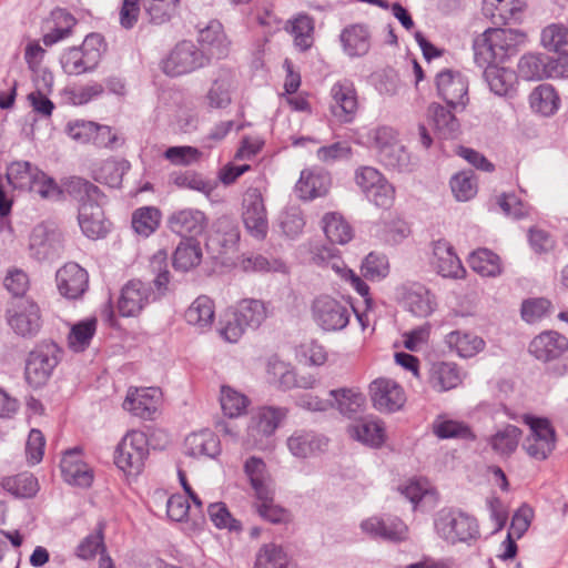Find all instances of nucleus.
<instances>
[{
  "instance_id": "obj_20",
  "label": "nucleus",
  "mask_w": 568,
  "mask_h": 568,
  "mask_svg": "<svg viewBox=\"0 0 568 568\" xmlns=\"http://www.w3.org/2000/svg\"><path fill=\"white\" fill-rule=\"evenodd\" d=\"M528 351L539 362H555L568 352V338L556 331H545L531 339Z\"/></svg>"
},
{
  "instance_id": "obj_61",
  "label": "nucleus",
  "mask_w": 568,
  "mask_h": 568,
  "mask_svg": "<svg viewBox=\"0 0 568 568\" xmlns=\"http://www.w3.org/2000/svg\"><path fill=\"white\" fill-rule=\"evenodd\" d=\"M542 45L555 52L567 54L568 52V28L562 24H550L541 32Z\"/></svg>"
},
{
  "instance_id": "obj_44",
  "label": "nucleus",
  "mask_w": 568,
  "mask_h": 568,
  "mask_svg": "<svg viewBox=\"0 0 568 568\" xmlns=\"http://www.w3.org/2000/svg\"><path fill=\"white\" fill-rule=\"evenodd\" d=\"M520 436V428L509 424L491 435L488 442L497 455L509 457L517 449Z\"/></svg>"
},
{
  "instance_id": "obj_47",
  "label": "nucleus",
  "mask_w": 568,
  "mask_h": 568,
  "mask_svg": "<svg viewBox=\"0 0 568 568\" xmlns=\"http://www.w3.org/2000/svg\"><path fill=\"white\" fill-rule=\"evenodd\" d=\"M428 115L432 118L435 129L444 139L456 136L459 123L449 109L438 103H432L428 106Z\"/></svg>"
},
{
  "instance_id": "obj_10",
  "label": "nucleus",
  "mask_w": 568,
  "mask_h": 568,
  "mask_svg": "<svg viewBox=\"0 0 568 568\" xmlns=\"http://www.w3.org/2000/svg\"><path fill=\"white\" fill-rule=\"evenodd\" d=\"M355 183L366 199L376 206L388 209L395 199L394 186L373 166H361L355 171Z\"/></svg>"
},
{
  "instance_id": "obj_40",
  "label": "nucleus",
  "mask_w": 568,
  "mask_h": 568,
  "mask_svg": "<svg viewBox=\"0 0 568 568\" xmlns=\"http://www.w3.org/2000/svg\"><path fill=\"white\" fill-rule=\"evenodd\" d=\"M248 302L242 300L237 306L227 314L225 325L220 329V335L229 343H236L244 334L248 321L246 317Z\"/></svg>"
},
{
  "instance_id": "obj_60",
  "label": "nucleus",
  "mask_w": 568,
  "mask_h": 568,
  "mask_svg": "<svg viewBox=\"0 0 568 568\" xmlns=\"http://www.w3.org/2000/svg\"><path fill=\"white\" fill-rule=\"evenodd\" d=\"M379 161L387 168L399 172L409 170L410 159L405 146L399 142L385 146L378 152Z\"/></svg>"
},
{
  "instance_id": "obj_32",
  "label": "nucleus",
  "mask_w": 568,
  "mask_h": 568,
  "mask_svg": "<svg viewBox=\"0 0 568 568\" xmlns=\"http://www.w3.org/2000/svg\"><path fill=\"white\" fill-rule=\"evenodd\" d=\"M220 450V440L212 430L204 429L185 438V453L192 457L214 458Z\"/></svg>"
},
{
  "instance_id": "obj_56",
  "label": "nucleus",
  "mask_w": 568,
  "mask_h": 568,
  "mask_svg": "<svg viewBox=\"0 0 568 568\" xmlns=\"http://www.w3.org/2000/svg\"><path fill=\"white\" fill-rule=\"evenodd\" d=\"M160 220L161 212L156 207H140L132 215V227L138 234L148 237L159 227Z\"/></svg>"
},
{
  "instance_id": "obj_63",
  "label": "nucleus",
  "mask_w": 568,
  "mask_h": 568,
  "mask_svg": "<svg viewBox=\"0 0 568 568\" xmlns=\"http://www.w3.org/2000/svg\"><path fill=\"white\" fill-rule=\"evenodd\" d=\"M389 272V263L386 255L371 252L362 262L361 273L368 281L385 278Z\"/></svg>"
},
{
  "instance_id": "obj_8",
  "label": "nucleus",
  "mask_w": 568,
  "mask_h": 568,
  "mask_svg": "<svg viewBox=\"0 0 568 568\" xmlns=\"http://www.w3.org/2000/svg\"><path fill=\"white\" fill-rule=\"evenodd\" d=\"M149 456V440L142 430H130L119 443L114 462L125 474L139 475Z\"/></svg>"
},
{
  "instance_id": "obj_25",
  "label": "nucleus",
  "mask_w": 568,
  "mask_h": 568,
  "mask_svg": "<svg viewBox=\"0 0 568 568\" xmlns=\"http://www.w3.org/2000/svg\"><path fill=\"white\" fill-rule=\"evenodd\" d=\"M60 294L67 298L75 300L83 295L88 288V272L77 263H67L55 275Z\"/></svg>"
},
{
  "instance_id": "obj_43",
  "label": "nucleus",
  "mask_w": 568,
  "mask_h": 568,
  "mask_svg": "<svg viewBox=\"0 0 568 568\" xmlns=\"http://www.w3.org/2000/svg\"><path fill=\"white\" fill-rule=\"evenodd\" d=\"M268 233V219L261 189L251 192V237L263 241Z\"/></svg>"
},
{
  "instance_id": "obj_11",
  "label": "nucleus",
  "mask_w": 568,
  "mask_h": 568,
  "mask_svg": "<svg viewBox=\"0 0 568 568\" xmlns=\"http://www.w3.org/2000/svg\"><path fill=\"white\" fill-rule=\"evenodd\" d=\"M518 73L525 80L567 77L568 54L556 59L536 53L525 54L518 62Z\"/></svg>"
},
{
  "instance_id": "obj_46",
  "label": "nucleus",
  "mask_w": 568,
  "mask_h": 568,
  "mask_svg": "<svg viewBox=\"0 0 568 568\" xmlns=\"http://www.w3.org/2000/svg\"><path fill=\"white\" fill-rule=\"evenodd\" d=\"M531 109L542 115L554 114L559 105V98L550 84H540L529 95Z\"/></svg>"
},
{
  "instance_id": "obj_22",
  "label": "nucleus",
  "mask_w": 568,
  "mask_h": 568,
  "mask_svg": "<svg viewBox=\"0 0 568 568\" xmlns=\"http://www.w3.org/2000/svg\"><path fill=\"white\" fill-rule=\"evenodd\" d=\"M195 43L209 60L222 59L229 53L230 42L223 26L217 20H212L204 28L199 29Z\"/></svg>"
},
{
  "instance_id": "obj_41",
  "label": "nucleus",
  "mask_w": 568,
  "mask_h": 568,
  "mask_svg": "<svg viewBox=\"0 0 568 568\" xmlns=\"http://www.w3.org/2000/svg\"><path fill=\"white\" fill-rule=\"evenodd\" d=\"M130 169L125 160L106 159L93 169V178L97 182L118 187L122 182L123 174Z\"/></svg>"
},
{
  "instance_id": "obj_24",
  "label": "nucleus",
  "mask_w": 568,
  "mask_h": 568,
  "mask_svg": "<svg viewBox=\"0 0 568 568\" xmlns=\"http://www.w3.org/2000/svg\"><path fill=\"white\" fill-rule=\"evenodd\" d=\"M169 229L187 240H194L206 227V216L203 212L191 207L178 210L168 219Z\"/></svg>"
},
{
  "instance_id": "obj_3",
  "label": "nucleus",
  "mask_w": 568,
  "mask_h": 568,
  "mask_svg": "<svg viewBox=\"0 0 568 568\" xmlns=\"http://www.w3.org/2000/svg\"><path fill=\"white\" fill-rule=\"evenodd\" d=\"M6 176L13 189L37 193L42 199L55 200L61 195L57 182L29 161L11 162Z\"/></svg>"
},
{
  "instance_id": "obj_12",
  "label": "nucleus",
  "mask_w": 568,
  "mask_h": 568,
  "mask_svg": "<svg viewBox=\"0 0 568 568\" xmlns=\"http://www.w3.org/2000/svg\"><path fill=\"white\" fill-rule=\"evenodd\" d=\"M312 314L315 323L326 332L342 331L351 318V308L341 301L322 295L314 300Z\"/></svg>"
},
{
  "instance_id": "obj_9",
  "label": "nucleus",
  "mask_w": 568,
  "mask_h": 568,
  "mask_svg": "<svg viewBox=\"0 0 568 568\" xmlns=\"http://www.w3.org/2000/svg\"><path fill=\"white\" fill-rule=\"evenodd\" d=\"M210 62L205 53L192 41L179 42L162 61L163 72L170 77H179L203 68Z\"/></svg>"
},
{
  "instance_id": "obj_15",
  "label": "nucleus",
  "mask_w": 568,
  "mask_h": 568,
  "mask_svg": "<svg viewBox=\"0 0 568 568\" xmlns=\"http://www.w3.org/2000/svg\"><path fill=\"white\" fill-rule=\"evenodd\" d=\"M329 97L332 115L341 123H351L359 108L354 83L347 79L335 82L329 90Z\"/></svg>"
},
{
  "instance_id": "obj_4",
  "label": "nucleus",
  "mask_w": 568,
  "mask_h": 568,
  "mask_svg": "<svg viewBox=\"0 0 568 568\" xmlns=\"http://www.w3.org/2000/svg\"><path fill=\"white\" fill-rule=\"evenodd\" d=\"M434 528L437 536L450 545L469 542L480 536L476 518L454 508H443L437 511Z\"/></svg>"
},
{
  "instance_id": "obj_55",
  "label": "nucleus",
  "mask_w": 568,
  "mask_h": 568,
  "mask_svg": "<svg viewBox=\"0 0 568 568\" xmlns=\"http://www.w3.org/2000/svg\"><path fill=\"white\" fill-rule=\"evenodd\" d=\"M468 262L470 267L483 276H496L500 273L499 256L488 248L473 252Z\"/></svg>"
},
{
  "instance_id": "obj_30",
  "label": "nucleus",
  "mask_w": 568,
  "mask_h": 568,
  "mask_svg": "<svg viewBox=\"0 0 568 568\" xmlns=\"http://www.w3.org/2000/svg\"><path fill=\"white\" fill-rule=\"evenodd\" d=\"M235 89V75L230 71H221L205 94L206 105L211 109L226 108L232 102V94Z\"/></svg>"
},
{
  "instance_id": "obj_1",
  "label": "nucleus",
  "mask_w": 568,
  "mask_h": 568,
  "mask_svg": "<svg viewBox=\"0 0 568 568\" xmlns=\"http://www.w3.org/2000/svg\"><path fill=\"white\" fill-rule=\"evenodd\" d=\"M526 41V34L515 29L488 28L475 38L474 60L480 68L504 63L517 54Z\"/></svg>"
},
{
  "instance_id": "obj_26",
  "label": "nucleus",
  "mask_w": 568,
  "mask_h": 568,
  "mask_svg": "<svg viewBox=\"0 0 568 568\" xmlns=\"http://www.w3.org/2000/svg\"><path fill=\"white\" fill-rule=\"evenodd\" d=\"M361 528L372 537L394 542L405 540L408 531L405 523L398 517H369L362 521Z\"/></svg>"
},
{
  "instance_id": "obj_53",
  "label": "nucleus",
  "mask_w": 568,
  "mask_h": 568,
  "mask_svg": "<svg viewBox=\"0 0 568 568\" xmlns=\"http://www.w3.org/2000/svg\"><path fill=\"white\" fill-rule=\"evenodd\" d=\"M174 185L181 189H189L203 193L206 197H211L216 187V182L205 180L200 173L194 171H185L171 175Z\"/></svg>"
},
{
  "instance_id": "obj_6",
  "label": "nucleus",
  "mask_w": 568,
  "mask_h": 568,
  "mask_svg": "<svg viewBox=\"0 0 568 568\" xmlns=\"http://www.w3.org/2000/svg\"><path fill=\"white\" fill-rule=\"evenodd\" d=\"M285 407L262 406L251 416V448L272 452L275 447V430L286 419Z\"/></svg>"
},
{
  "instance_id": "obj_50",
  "label": "nucleus",
  "mask_w": 568,
  "mask_h": 568,
  "mask_svg": "<svg viewBox=\"0 0 568 568\" xmlns=\"http://www.w3.org/2000/svg\"><path fill=\"white\" fill-rule=\"evenodd\" d=\"M202 251L194 240L182 241L173 255V266L178 271L187 272L200 264Z\"/></svg>"
},
{
  "instance_id": "obj_58",
  "label": "nucleus",
  "mask_w": 568,
  "mask_h": 568,
  "mask_svg": "<svg viewBox=\"0 0 568 568\" xmlns=\"http://www.w3.org/2000/svg\"><path fill=\"white\" fill-rule=\"evenodd\" d=\"M220 403L223 414L230 418L242 416L247 407L246 396L230 386H222Z\"/></svg>"
},
{
  "instance_id": "obj_35",
  "label": "nucleus",
  "mask_w": 568,
  "mask_h": 568,
  "mask_svg": "<svg viewBox=\"0 0 568 568\" xmlns=\"http://www.w3.org/2000/svg\"><path fill=\"white\" fill-rule=\"evenodd\" d=\"M484 78L491 92L499 97H511L515 92L516 73L509 69L490 65L484 69Z\"/></svg>"
},
{
  "instance_id": "obj_5",
  "label": "nucleus",
  "mask_w": 568,
  "mask_h": 568,
  "mask_svg": "<svg viewBox=\"0 0 568 568\" xmlns=\"http://www.w3.org/2000/svg\"><path fill=\"white\" fill-rule=\"evenodd\" d=\"M63 232L53 222H41L34 225L28 236V256L38 262H53L64 252Z\"/></svg>"
},
{
  "instance_id": "obj_19",
  "label": "nucleus",
  "mask_w": 568,
  "mask_h": 568,
  "mask_svg": "<svg viewBox=\"0 0 568 568\" xmlns=\"http://www.w3.org/2000/svg\"><path fill=\"white\" fill-rule=\"evenodd\" d=\"M439 97L449 108L465 106L468 100V81L458 71L444 70L436 77Z\"/></svg>"
},
{
  "instance_id": "obj_27",
  "label": "nucleus",
  "mask_w": 568,
  "mask_h": 568,
  "mask_svg": "<svg viewBox=\"0 0 568 568\" xmlns=\"http://www.w3.org/2000/svg\"><path fill=\"white\" fill-rule=\"evenodd\" d=\"M160 392L154 387L129 388L123 408L131 414L148 419L155 413Z\"/></svg>"
},
{
  "instance_id": "obj_38",
  "label": "nucleus",
  "mask_w": 568,
  "mask_h": 568,
  "mask_svg": "<svg viewBox=\"0 0 568 568\" xmlns=\"http://www.w3.org/2000/svg\"><path fill=\"white\" fill-rule=\"evenodd\" d=\"M341 42L349 57H361L369 50V33L364 26L353 24L342 31Z\"/></svg>"
},
{
  "instance_id": "obj_14",
  "label": "nucleus",
  "mask_w": 568,
  "mask_h": 568,
  "mask_svg": "<svg viewBox=\"0 0 568 568\" xmlns=\"http://www.w3.org/2000/svg\"><path fill=\"white\" fill-rule=\"evenodd\" d=\"M7 322L17 335L32 338L41 328L40 308L30 300L17 301L7 311Z\"/></svg>"
},
{
  "instance_id": "obj_31",
  "label": "nucleus",
  "mask_w": 568,
  "mask_h": 568,
  "mask_svg": "<svg viewBox=\"0 0 568 568\" xmlns=\"http://www.w3.org/2000/svg\"><path fill=\"white\" fill-rule=\"evenodd\" d=\"M433 253V264L443 277H458L464 272L460 260L448 242H435Z\"/></svg>"
},
{
  "instance_id": "obj_39",
  "label": "nucleus",
  "mask_w": 568,
  "mask_h": 568,
  "mask_svg": "<svg viewBox=\"0 0 568 568\" xmlns=\"http://www.w3.org/2000/svg\"><path fill=\"white\" fill-rule=\"evenodd\" d=\"M329 395L333 398V407L348 417L359 413L366 402L365 396L355 388L332 389Z\"/></svg>"
},
{
  "instance_id": "obj_33",
  "label": "nucleus",
  "mask_w": 568,
  "mask_h": 568,
  "mask_svg": "<svg viewBox=\"0 0 568 568\" xmlns=\"http://www.w3.org/2000/svg\"><path fill=\"white\" fill-rule=\"evenodd\" d=\"M184 317L187 324L201 332L211 328L215 317L213 300L206 295L196 297L185 311Z\"/></svg>"
},
{
  "instance_id": "obj_34",
  "label": "nucleus",
  "mask_w": 568,
  "mask_h": 568,
  "mask_svg": "<svg viewBox=\"0 0 568 568\" xmlns=\"http://www.w3.org/2000/svg\"><path fill=\"white\" fill-rule=\"evenodd\" d=\"M327 445V439L314 432L296 430L287 439L290 452L301 458H306L312 454L323 450Z\"/></svg>"
},
{
  "instance_id": "obj_29",
  "label": "nucleus",
  "mask_w": 568,
  "mask_h": 568,
  "mask_svg": "<svg viewBox=\"0 0 568 568\" xmlns=\"http://www.w3.org/2000/svg\"><path fill=\"white\" fill-rule=\"evenodd\" d=\"M463 382L460 368L450 362H435L428 372V384L436 392H448Z\"/></svg>"
},
{
  "instance_id": "obj_57",
  "label": "nucleus",
  "mask_w": 568,
  "mask_h": 568,
  "mask_svg": "<svg viewBox=\"0 0 568 568\" xmlns=\"http://www.w3.org/2000/svg\"><path fill=\"white\" fill-rule=\"evenodd\" d=\"M142 2L151 21L163 24L176 14L181 0H142Z\"/></svg>"
},
{
  "instance_id": "obj_16",
  "label": "nucleus",
  "mask_w": 568,
  "mask_h": 568,
  "mask_svg": "<svg viewBox=\"0 0 568 568\" xmlns=\"http://www.w3.org/2000/svg\"><path fill=\"white\" fill-rule=\"evenodd\" d=\"M368 390L373 407L381 413L397 412L406 402L405 390L390 378L374 379L369 384Z\"/></svg>"
},
{
  "instance_id": "obj_54",
  "label": "nucleus",
  "mask_w": 568,
  "mask_h": 568,
  "mask_svg": "<svg viewBox=\"0 0 568 568\" xmlns=\"http://www.w3.org/2000/svg\"><path fill=\"white\" fill-rule=\"evenodd\" d=\"M254 568H293L286 552L275 544H265L256 554Z\"/></svg>"
},
{
  "instance_id": "obj_13",
  "label": "nucleus",
  "mask_w": 568,
  "mask_h": 568,
  "mask_svg": "<svg viewBox=\"0 0 568 568\" xmlns=\"http://www.w3.org/2000/svg\"><path fill=\"white\" fill-rule=\"evenodd\" d=\"M527 423L530 434L525 438L523 449L532 459H547L556 446L554 427L548 419L540 417H529Z\"/></svg>"
},
{
  "instance_id": "obj_62",
  "label": "nucleus",
  "mask_w": 568,
  "mask_h": 568,
  "mask_svg": "<svg viewBox=\"0 0 568 568\" xmlns=\"http://www.w3.org/2000/svg\"><path fill=\"white\" fill-rule=\"evenodd\" d=\"M312 261L317 266L333 270L337 275L347 266L338 254V250L332 245H321L312 251Z\"/></svg>"
},
{
  "instance_id": "obj_21",
  "label": "nucleus",
  "mask_w": 568,
  "mask_h": 568,
  "mask_svg": "<svg viewBox=\"0 0 568 568\" xmlns=\"http://www.w3.org/2000/svg\"><path fill=\"white\" fill-rule=\"evenodd\" d=\"M60 468L65 483L72 486L88 488L93 481V470L83 460L82 450L72 448L64 453Z\"/></svg>"
},
{
  "instance_id": "obj_17",
  "label": "nucleus",
  "mask_w": 568,
  "mask_h": 568,
  "mask_svg": "<svg viewBox=\"0 0 568 568\" xmlns=\"http://www.w3.org/2000/svg\"><path fill=\"white\" fill-rule=\"evenodd\" d=\"M58 363L55 345H47L30 352L26 362L27 382L32 387L44 385Z\"/></svg>"
},
{
  "instance_id": "obj_2",
  "label": "nucleus",
  "mask_w": 568,
  "mask_h": 568,
  "mask_svg": "<svg viewBox=\"0 0 568 568\" xmlns=\"http://www.w3.org/2000/svg\"><path fill=\"white\" fill-rule=\"evenodd\" d=\"M251 488L256 498L255 507L258 516L272 524L286 523L288 511L275 504V483L261 458L251 456Z\"/></svg>"
},
{
  "instance_id": "obj_59",
  "label": "nucleus",
  "mask_w": 568,
  "mask_h": 568,
  "mask_svg": "<svg viewBox=\"0 0 568 568\" xmlns=\"http://www.w3.org/2000/svg\"><path fill=\"white\" fill-rule=\"evenodd\" d=\"M52 18L55 27L43 36V43L45 45H52L69 37L72 27L75 24L74 18L61 9L53 11Z\"/></svg>"
},
{
  "instance_id": "obj_36",
  "label": "nucleus",
  "mask_w": 568,
  "mask_h": 568,
  "mask_svg": "<svg viewBox=\"0 0 568 568\" xmlns=\"http://www.w3.org/2000/svg\"><path fill=\"white\" fill-rule=\"evenodd\" d=\"M483 12L494 24H507L519 19L521 4L518 0H484Z\"/></svg>"
},
{
  "instance_id": "obj_18",
  "label": "nucleus",
  "mask_w": 568,
  "mask_h": 568,
  "mask_svg": "<svg viewBox=\"0 0 568 568\" xmlns=\"http://www.w3.org/2000/svg\"><path fill=\"white\" fill-rule=\"evenodd\" d=\"M156 295L152 292L149 284L142 281H131L123 286L118 300V310L123 317H133L154 301Z\"/></svg>"
},
{
  "instance_id": "obj_37",
  "label": "nucleus",
  "mask_w": 568,
  "mask_h": 568,
  "mask_svg": "<svg viewBox=\"0 0 568 568\" xmlns=\"http://www.w3.org/2000/svg\"><path fill=\"white\" fill-rule=\"evenodd\" d=\"M348 433L354 439L372 447H379L385 440V430L378 420L361 419L349 426Z\"/></svg>"
},
{
  "instance_id": "obj_28",
  "label": "nucleus",
  "mask_w": 568,
  "mask_h": 568,
  "mask_svg": "<svg viewBox=\"0 0 568 568\" xmlns=\"http://www.w3.org/2000/svg\"><path fill=\"white\" fill-rule=\"evenodd\" d=\"M331 186V176L322 170L305 169L295 184L296 195L304 201L325 195Z\"/></svg>"
},
{
  "instance_id": "obj_48",
  "label": "nucleus",
  "mask_w": 568,
  "mask_h": 568,
  "mask_svg": "<svg viewBox=\"0 0 568 568\" xmlns=\"http://www.w3.org/2000/svg\"><path fill=\"white\" fill-rule=\"evenodd\" d=\"M1 487L17 498H31L38 491V480L32 474L22 473L4 477Z\"/></svg>"
},
{
  "instance_id": "obj_42",
  "label": "nucleus",
  "mask_w": 568,
  "mask_h": 568,
  "mask_svg": "<svg viewBox=\"0 0 568 568\" xmlns=\"http://www.w3.org/2000/svg\"><path fill=\"white\" fill-rule=\"evenodd\" d=\"M446 344L450 349H455L460 357H473L485 347L481 337L471 333L454 331L446 335Z\"/></svg>"
},
{
  "instance_id": "obj_23",
  "label": "nucleus",
  "mask_w": 568,
  "mask_h": 568,
  "mask_svg": "<svg viewBox=\"0 0 568 568\" xmlns=\"http://www.w3.org/2000/svg\"><path fill=\"white\" fill-rule=\"evenodd\" d=\"M103 196L80 204L78 222L82 233L92 240L103 237L108 233V225L102 209Z\"/></svg>"
},
{
  "instance_id": "obj_49",
  "label": "nucleus",
  "mask_w": 568,
  "mask_h": 568,
  "mask_svg": "<svg viewBox=\"0 0 568 568\" xmlns=\"http://www.w3.org/2000/svg\"><path fill=\"white\" fill-rule=\"evenodd\" d=\"M322 222L324 233L332 244H346L353 239L351 225L341 215L326 213Z\"/></svg>"
},
{
  "instance_id": "obj_45",
  "label": "nucleus",
  "mask_w": 568,
  "mask_h": 568,
  "mask_svg": "<svg viewBox=\"0 0 568 568\" xmlns=\"http://www.w3.org/2000/svg\"><path fill=\"white\" fill-rule=\"evenodd\" d=\"M267 381L282 389H291L296 383V373L291 364L281 361L276 355L266 363Z\"/></svg>"
},
{
  "instance_id": "obj_7",
  "label": "nucleus",
  "mask_w": 568,
  "mask_h": 568,
  "mask_svg": "<svg viewBox=\"0 0 568 568\" xmlns=\"http://www.w3.org/2000/svg\"><path fill=\"white\" fill-rule=\"evenodd\" d=\"M103 47L101 34L87 36L81 47L70 48L61 55L60 62L63 71L70 75L93 71L101 60Z\"/></svg>"
},
{
  "instance_id": "obj_51",
  "label": "nucleus",
  "mask_w": 568,
  "mask_h": 568,
  "mask_svg": "<svg viewBox=\"0 0 568 568\" xmlns=\"http://www.w3.org/2000/svg\"><path fill=\"white\" fill-rule=\"evenodd\" d=\"M433 433L440 439L448 438H462V439H474L470 427L458 420L448 419L443 416H438L432 425Z\"/></svg>"
},
{
  "instance_id": "obj_52",
  "label": "nucleus",
  "mask_w": 568,
  "mask_h": 568,
  "mask_svg": "<svg viewBox=\"0 0 568 568\" xmlns=\"http://www.w3.org/2000/svg\"><path fill=\"white\" fill-rule=\"evenodd\" d=\"M97 331V320L94 317L82 320L72 325L68 344L74 352H83L89 345Z\"/></svg>"
},
{
  "instance_id": "obj_64",
  "label": "nucleus",
  "mask_w": 568,
  "mask_h": 568,
  "mask_svg": "<svg viewBox=\"0 0 568 568\" xmlns=\"http://www.w3.org/2000/svg\"><path fill=\"white\" fill-rule=\"evenodd\" d=\"M202 151L191 145L170 146L165 150L163 156L172 165L190 166L202 159Z\"/></svg>"
}]
</instances>
